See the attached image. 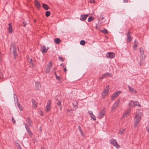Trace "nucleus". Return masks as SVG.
<instances>
[{"label": "nucleus", "instance_id": "nucleus-7", "mask_svg": "<svg viewBox=\"0 0 149 149\" xmlns=\"http://www.w3.org/2000/svg\"><path fill=\"white\" fill-rule=\"evenodd\" d=\"M131 113V109L130 108L128 109L123 114V117L125 118L129 116Z\"/></svg>", "mask_w": 149, "mask_h": 149}, {"label": "nucleus", "instance_id": "nucleus-50", "mask_svg": "<svg viewBox=\"0 0 149 149\" xmlns=\"http://www.w3.org/2000/svg\"><path fill=\"white\" fill-rule=\"evenodd\" d=\"M88 113L90 114V116L91 115V113H93L92 111H89Z\"/></svg>", "mask_w": 149, "mask_h": 149}, {"label": "nucleus", "instance_id": "nucleus-43", "mask_svg": "<svg viewBox=\"0 0 149 149\" xmlns=\"http://www.w3.org/2000/svg\"><path fill=\"white\" fill-rule=\"evenodd\" d=\"M26 22H23L22 26H24V27H25V26H26Z\"/></svg>", "mask_w": 149, "mask_h": 149}, {"label": "nucleus", "instance_id": "nucleus-21", "mask_svg": "<svg viewBox=\"0 0 149 149\" xmlns=\"http://www.w3.org/2000/svg\"><path fill=\"white\" fill-rule=\"evenodd\" d=\"M55 42L57 44H59L61 42V40L59 38H56L54 39Z\"/></svg>", "mask_w": 149, "mask_h": 149}, {"label": "nucleus", "instance_id": "nucleus-26", "mask_svg": "<svg viewBox=\"0 0 149 149\" xmlns=\"http://www.w3.org/2000/svg\"><path fill=\"white\" fill-rule=\"evenodd\" d=\"M14 101L15 102L16 101V102H17V103L18 102H18V99L17 97V96L15 94H14Z\"/></svg>", "mask_w": 149, "mask_h": 149}, {"label": "nucleus", "instance_id": "nucleus-49", "mask_svg": "<svg viewBox=\"0 0 149 149\" xmlns=\"http://www.w3.org/2000/svg\"><path fill=\"white\" fill-rule=\"evenodd\" d=\"M63 70L65 72H66L67 71V69L66 68H64Z\"/></svg>", "mask_w": 149, "mask_h": 149}, {"label": "nucleus", "instance_id": "nucleus-1", "mask_svg": "<svg viewBox=\"0 0 149 149\" xmlns=\"http://www.w3.org/2000/svg\"><path fill=\"white\" fill-rule=\"evenodd\" d=\"M142 115L141 112H136L134 118V127H136L138 125L141 119V116Z\"/></svg>", "mask_w": 149, "mask_h": 149}, {"label": "nucleus", "instance_id": "nucleus-45", "mask_svg": "<svg viewBox=\"0 0 149 149\" xmlns=\"http://www.w3.org/2000/svg\"><path fill=\"white\" fill-rule=\"evenodd\" d=\"M12 121H13V123L14 124H15V120L14 119V118L13 117H12Z\"/></svg>", "mask_w": 149, "mask_h": 149}, {"label": "nucleus", "instance_id": "nucleus-18", "mask_svg": "<svg viewBox=\"0 0 149 149\" xmlns=\"http://www.w3.org/2000/svg\"><path fill=\"white\" fill-rule=\"evenodd\" d=\"M138 42L136 41V40H135L134 42V44L133 46V48L134 50L136 49V47H137V45L138 44Z\"/></svg>", "mask_w": 149, "mask_h": 149}, {"label": "nucleus", "instance_id": "nucleus-48", "mask_svg": "<svg viewBox=\"0 0 149 149\" xmlns=\"http://www.w3.org/2000/svg\"><path fill=\"white\" fill-rule=\"evenodd\" d=\"M105 76L104 75V74H103V76L102 77H100V79H103L104 78Z\"/></svg>", "mask_w": 149, "mask_h": 149}, {"label": "nucleus", "instance_id": "nucleus-47", "mask_svg": "<svg viewBox=\"0 0 149 149\" xmlns=\"http://www.w3.org/2000/svg\"><path fill=\"white\" fill-rule=\"evenodd\" d=\"M95 2V0H90V2L91 3H94Z\"/></svg>", "mask_w": 149, "mask_h": 149}, {"label": "nucleus", "instance_id": "nucleus-56", "mask_svg": "<svg viewBox=\"0 0 149 149\" xmlns=\"http://www.w3.org/2000/svg\"><path fill=\"white\" fill-rule=\"evenodd\" d=\"M41 149H44V148L43 147H42L41 148Z\"/></svg>", "mask_w": 149, "mask_h": 149}, {"label": "nucleus", "instance_id": "nucleus-12", "mask_svg": "<svg viewBox=\"0 0 149 149\" xmlns=\"http://www.w3.org/2000/svg\"><path fill=\"white\" fill-rule=\"evenodd\" d=\"M120 93V92H116L114 93L111 97V100H114L115 98L118 96Z\"/></svg>", "mask_w": 149, "mask_h": 149}, {"label": "nucleus", "instance_id": "nucleus-5", "mask_svg": "<svg viewBox=\"0 0 149 149\" xmlns=\"http://www.w3.org/2000/svg\"><path fill=\"white\" fill-rule=\"evenodd\" d=\"M109 89V86H107L104 89L103 92H102V95L103 97H104L105 96L108 94Z\"/></svg>", "mask_w": 149, "mask_h": 149}, {"label": "nucleus", "instance_id": "nucleus-8", "mask_svg": "<svg viewBox=\"0 0 149 149\" xmlns=\"http://www.w3.org/2000/svg\"><path fill=\"white\" fill-rule=\"evenodd\" d=\"M130 32L129 31L127 33L126 35L127 37V42L130 43L132 40V37L130 34Z\"/></svg>", "mask_w": 149, "mask_h": 149}, {"label": "nucleus", "instance_id": "nucleus-6", "mask_svg": "<svg viewBox=\"0 0 149 149\" xmlns=\"http://www.w3.org/2000/svg\"><path fill=\"white\" fill-rule=\"evenodd\" d=\"M111 143L113 144L115 147L117 148H120V146L118 144L116 141L115 139H111L110 140Z\"/></svg>", "mask_w": 149, "mask_h": 149}, {"label": "nucleus", "instance_id": "nucleus-44", "mask_svg": "<svg viewBox=\"0 0 149 149\" xmlns=\"http://www.w3.org/2000/svg\"><path fill=\"white\" fill-rule=\"evenodd\" d=\"M17 149H22L20 146L19 144H18L17 145Z\"/></svg>", "mask_w": 149, "mask_h": 149}, {"label": "nucleus", "instance_id": "nucleus-61", "mask_svg": "<svg viewBox=\"0 0 149 149\" xmlns=\"http://www.w3.org/2000/svg\"><path fill=\"white\" fill-rule=\"evenodd\" d=\"M74 102H75V101ZM76 102V103H77V102Z\"/></svg>", "mask_w": 149, "mask_h": 149}, {"label": "nucleus", "instance_id": "nucleus-4", "mask_svg": "<svg viewBox=\"0 0 149 149\" xmlns=\"http://www.w3.org/2000/svg\"><path fill=\"white\" fill-rule=\"evenodd\" d=\"M139 51L140 53V60H143L145 57V56L144 54V51L142 48H139Z\"/></svg>", "mask_w": 149, "mask_h": 149}, {"label": "nucleus", "instance_id": "nucleus-55", "mask_svg": "<svg viewBox=\"0 0 149 149\" xmlns=\"http://www.w3.org/2000/svg\"><path fill=\"white\" fill-rule=\"evenodd\" d=\"M101 19H103L104 18L103 17H102L101 16Z\"/></svg>", "mask_w": 149, "mask_h": 149}, {"label": "nucleus", "instance_id": "nucleus-58", "mask_svg": "<svg viewBox=\"0 0 149 149\" xmlns=\"http://www.w3.org/2000/svg\"><path fill=\"white\" fill-rule=\"evenodd\" d=\"M63 63H62L60 65H63Z\"/></svg>", "mask_w": 149, "mask_h": 149}, {"label": "nucleus", "instance_id": "nucleus-53", "mask_svg": "<svg viewBox=\"0 0 149 149\" xmlns=\"http://www.w3.org/2000/svg\"><path fill=\"white\" fill-rule=\"evenodd\" d=\"M60 106V109L61 110V109H62V107L61 106H61Z\"/></svg>", "mask_w": 149, "mask_h": 149}, {"label": "nucleus", "instance_id": "nucleus-37", "mask_svg": "<svg viewBox=\"0 0 149 149\" xmlns=\"http://www.w3.org/2000/svg\"><path fill=\"white\" fill-rule=\"evenodd\" d=\"M78 129H79V132L81 133V134L82 135L83 134V132L82 130L81 129V127L80 126H78Z\"/></svg>", "mask_w": 149, "mask_h": 149}, {"label": "nucleus", "instance_id": "nucleus-34", "mask_svg": "<svg viewBox=\"0 0 149 149\" xmlns=\"http://www.w3.org/2000/svg\"><path fill=\"white\" fill-rule=\"evenodd\" d=\"M91 118L93 119V120H96V117L93 114V113H91Z\"/></svg>", "mask_w": 149, "mask_h": 149}, {"label": "nucleus", "instance_id": "nucleus-41", "mask_svg": "<svg viewBox=\"0 0 149 149\" xmlns=\"http://www.w3.org/2000/svg\"><path fill=\"white\" fill-rule=\"evenodd\" d=\"M58 60H61L62 62H63L64 61V60H63V58L60 56H59L58 57Z\"/></svg>", "mask_w": 149, "mask_h": 149}, {"label": "nucleus", "instance_id": "nucleus-31", "mask_svg": "<svg viewBox=\"0 0 149 149\" xmlns=\"http://www.w3.org/2000/svg\"><path fill=\"white\" fill-rule=\"evenodd\" d=\"M51 109V107H49L48 106H46V108H45V110L47 112H48L49 111V110Z\"/></svg>", "mask_w": 149, "mask_h": 149}, {"label": "nucleus", "instance_id": "nucleus-52", "mask_svg": "<svg viewBox=\"0 0 149 149\" xmlns=\"http://www.w3.org/2000/svg\"><path fill=\"white\" fill-rule=\"evenodd\" d=\"M88 16V15H85V16L86 17V18H87V17Z\"/></svg>", "mask_w": 149, "mask_h": 149}, {"label": "nucleus", "instance_id": "nucleus-35", "mask_svg": "<svg viewBox=\"0 0 149 149\" xmlns=\"http://www.w3.org/2000/svg\"><path fill=\"white\" fill-rule=\"evenodd\" d=\"M80 44L81 45H84L85 44V42L84 40H82L80 42Z\"/></svg>", "mask_w": 149, "mask_h": 149}, {"label": "nucleus", "instance_id": "nucleus-3", "mask_svg": "<svg viewBox=\"0 0 149 149\" xmlns=\"http://www.w3.org/2000/svg\"><path fill=\"white\" fill-rule=\"evenodd\" d=\"M105 114V110L104 108H103L102 110L98 114L97 116V118L101 119L103 118Z\"/></svg>", "mask_w": 149, "mask_h": 149}, {"label": "nucleus", "instance_id": "nucleus-23", "mask_svg": "<svg viewBox=\"0 0 149 149\" xmlns=\"http://www.w3.org/2000/svg\"><path fill=\"white\" fill-rule=\"evenodd\" d=\"M27 59L28 62L30 63V64L32 65H33V63L32 62V59L29 57H27Z\"/></svg>", "mask_w": 149, "mask_h": 149}, {"label": "nucleus", "instance_id": "nucleus-39", "mask_svg": "<svg viewBox=\"0 0 149 149\" xmlns=\"http://www.w3.org/2000/svg\"><path fill=\"white\" fill-rule=\"evenodd\" d=\"M111 75V74L109 72H106V73L104 74V75L105 76H110Z\"/></svg>", "mask_w": 149, "mask_h": 149}, {"label": "nucleus", "instance_id": "nucleus-42", "mask_svg": "<svg viewBox=\"0 0 149 149\" xmlns=\"http://www.w3.org/2000/svg\"><path fill=\"white\" fill-rule=\"evenodd\" d=\"M57 104L58 105H59V106L61 105V102L59 100H58L57 101Z\"/></svg>", "mask_w": 149, "mask_h": 149}, {"label": "nucleus", "instance_id": "nucleus-40", "mask_svg": "<svg viewBox=\"0 0 149 149\" xmlns=\"http://www.w3.org/2000/svg\"><path fill=\"white\" fill-rule=\"evenodd\" d=\"M50 68H49L47 67V68L46 69V73H48L50 72Z\"/></svg>", "mask_w": 149, "mask_h": 149}, {"label": "nucleus", "instance_id": "nucleus-11", "mask_svg": "<svg viewBox=\"0 0 149 149\" xmlns=\"http://www.w3.org/2000/svg\"><path fill=\"white\" fill-rule=\"evenodd\" d=\"M35 5L38 10H39L41 7V5L39 1L37 0L35 1Z\"/></svg>", "mask_w": 149, "mask_h": 149}, {"label": "nucleus", "instance_id": "nucleus-60", "mask_svg": "<svg viewBox=\"0 0 149 149\" xmlns=\"http://www.w3.org/2000/svg\"><path fill=\"white\" fill-rule=\"evenodd\" d=\"M33 142H34V143H35V141H33Z\"/></svg>", "mask_w": 149, "mask_h": 149}, {"label": "nucleus", "instance_id": "nucleus-15", "mask_svg": "<svg viewBox=\"0 0 149 149\" xmlns=\"http://www.w3.org/2000/svg\"><path fill=\"white\" fill-rule=\"evenodd\" d=\"M119 102L120 100H117L114 104L112 107V109H114L116 107L118 106Z\"/></svg>", "mask_w": 149, "mask_h": 149}, {"label": "nucleus", "instance_id": "nucleus-2", "mask_svg": "<svg viewBox=\"0 0 149 149\" xmlns=\"http://www.w3.org/2000/svg\"><path fill=\"white\" fill-rule=\"evenodd\" d=\"M10 49L11 52L13 53L15 58L17 56V49L14 43H12L10 46Z\"/></svg>", "mask_w": 149, "mask_h": 149}, {"label": "nucleus", "instance_id": "nucleus-27", "mask_svg": "<svg viewBox=\"0 0 149 149\" xmlns=\"http://www.w3.org/2000/svg\"><path fill=\"white\" fill-rule=\"evenodd\" d=\"M94 19V18L92 17V16H90L88 18V22H90L92 21Z\"/></svg>", "mask_w": 149, "mask_h": 149}, {"label": "nucleus", "instance_id": "nucleus-33", "mask_svg": "<svg viewBox=\"0 0 149 149\" xmlns=\"http://www.w3.org/2000/svg\"><path fill=\"white\" fill-rule=\"evenodd\" d=\"M47 106L49 107H51V100H48Z\"/></svg>", "mask_w": 149, "mask_h": 149}, {"label": "nucleus", "instance_id": "nucleus-13", "mask_svg": "<svg viewBox=\"0 0 149 149\" xmlns=\"http://www.w3.org/2000/svg\"><path fill=\"white\" fill-rule=\"evenodd\" d=\"M115 56V54L112 52L107 53L106 55V56L107 57H109L110 58H113Z\"/></svg>", "mask_w": 149, "mask_h": 149}, {"label": "nucleus", "instance_id": "nucleus-22", "mask_svg": "<svg viewBox=\"0 0 149 149\" xmlns=\"http://www.w3.org/2000/svg\"><path fill=\"white\" fill-rule=\"evenodd\" d=\"M26 120L28 123L29 124V126H31L32 124V122L30 118H26Z\"/></svg>", "mask_w": 149, "mask_h": 149}, {"label": "nucleus", "instance_id": "nucleus-19", "mask_svg": "<svg viewBox=\"0 0 149 149\" xmlns=\"http://www.w3.org/2000/svg\"><path fill=\"white\" fill-rule=\"evenodd\" d=\"M42 7L46 10H47L49 8V6L45 3H43L42 4Z\"/></svg>", "mask_w": 149, "mask_h": 149}, {"label": "nucleus", "instance_id": "nucleus-16", "mask_svg": "<svg viewBox=\"0 0 149 149\" xmlns=\"http://www.w3.org/2000/svg\"><path fill=\"white\" fill-rule=\"evenodd\" d=\"M9 27L8 29V30L9 33H11L12 31V24L10 23L8 24Z\"/></svg>", "mask_w": 149, "mask_h": 149}, {"label": "nucleus", "instance_id": "nucleus-24", "mask_svg": "<svg viewBox=\"0 0 149 149\" xmlns=\"http://www.w3.org/2000/svg\"><path fill=\"white\" fill-rule=\"evenodd\" d=\"M41 87L40 84L39 82H36V87L37 90H39Z\"/></svg>", "mask_w": 149, "mask_h": 149}, {"label": "nucleus", "instance_id": "nucleus-54", "mask_svg": "<svg viewBox=\"0 0 149 149\" xmlns=\"http://www.w3.org/2000/svg\"><path fill=\"white\" fill-rule=\"evenodd\" d=\"M40 114L42 116H43V115L42 112V113H40Z\"/></svg>", "mask_w": 149, "mask_h": 149}, {"label": "nucleus", "instance_id": "nucleus-28", "mask_svg": "<svg viewBox=\"0 0 149 149\" xmlns=\"http://www.w3.org/2000/svg\"><path fill=\"white\" fill-rule=\"evenodd\" d=\"M17 106L18 107L19 109L22 111V106H20V104L19 102L17 103Z\"/></svg>", "mask_w": 149, "mask_h": 149}, {"label": "nucleus", "instance_id": "nucleus-51", "mask_svg": "<svg viewBox=\"0 0 149 149\" xmlns=\"http://www.w3.org/2000/svg\"><path fill=\"white\" fill-rule=\"evenodd\" d=\"M123 1H124V2H127L128 1V0H123Z\"/></svg>", "mask_w": 149, "mask_h": 149}, {"label": "nucleus", "instance_id": "nucleus-20", "mask_svg": "<svg viewBox=\"0 0 149 149\" xmlns=\"http://www.w3.org/2000/svg\"><path fill=\"white\" fill-rule=\"evenodd\" d=\"M128 88L130 92L134 93H136V91L134 89V88H132V87L130 86H128Z\"/></svg>", "mask_w": 149, "mask_h": 149}, {"label": "nucleus", "instance_id": "nucleus-9", "mask_svg": "<svg viewBox=\"0 0 149 149\" xmlns=\"http://www.w3.org/2000/svg\"><path fill=\"white\" fill-rule=\"evenodd\" d=\"M136 106H138L140 107H141V106L138 102L137 101L134 102L133 101L131 102L130 105V107H132V106L134 107Z\"/></svg>", "mask_w": 149, "mask_h": 149}, {"label": "nucleus", "instance_id": "nucleus-32", "mask_svg": "<svg viewBox=\"0 0 149 149\" xmlns=\"http://www.w3.org/2000/svg\"><path fill=\"white\" fill-rule=\"evenodd\" d=\"M50 13L49 11H47L46 12L45 15L46 17H48L50 16Z\"/></svg>", "mask_w": 149, "mask_h": 149}, {"label": "nucleus", "instance_id": "nucleus-38", "mask_svg": "<svg viewBox=\"0 0 149 149\" xmlns=\"http://www.w3.org/2000/svg\"><path fill=\"white\" fill-rule=\"evenodd\" d=\"M54 74L56 75V79H57L59 80H60V77L57 75L56 74V72H55L54 73Z\"/></svg>", "mask_w": 149, "mask_h": 149}, {"label": "nucleus", "instance_id": "nucleus-59", "mask_svg": "<svg viewBox=\"0 0 149 149\" xmlns=\"http://www.w3.org/2000/svg\"><path fill=\"white\" fill-rule=\"evenodd\" d=\"M62 66H63V67H64V65H62Z\"/></svg>", "mask_w": 149, "mask_h": 149}, {"label": "nucleus", "instance_id": "nucleus-17", "mask_svg": "<svg viewBox=\"0 0 149 149\" xmlns=\"http://www.w3.org/2000/svg\"><path fill=\"white\" fill-rule=\"evenodd\" d=\"M32 102L33 104V107L34 109H36L37 105L36 102L35 100H32Z\"/></svg>", "mask_w": 149, "mask_h": 149}, {"label": "nucleus", "instance_id": "nucleus-10", "mask_svg": "<svg viewBox=\"0 0 149 149\" xmlns=\"http://www.w3.org/2000/svg\"><path fill=\"white\" fill-rule=\"evenodd\" d=\"M24 124L25 125V127L26 128L29 135H30V136L31 135H32V133L31 131L29 128L28 127V126L27 124V123H24Z\"/></svg>", "mask_w": 149, "mask_h": 149}, {"label": "nucleus", "instance_id": "nucleus-25", "mask_svg": "<svg viewBox=\"0 0 149 149\" xmlns=\"http://www.w3.org/2000/svg\"><path fill=\"white\" fill-rule=\"evenodd\" d=\"M86 19V17L85 16V15H81L80 18V20L82 21H84Z\"/></svg>", "mask_w": 149, "mask_h": 149}, {"label": "nucleus", "instance_id": "nucleus-30", "mask_svg": "<svg viewBox=\"0 0 149 149\" xmlns=\"http://www.w3.org/2000/svg\"><path fill=\"white\" fill-rule=\"evenodd\" d=\"M101 32L105 34H107L108 33V31L106 29H104L101 31Z\"/></svg>", "mask_w": 149, "mask_h": 149}, {"label": "nucleus", "instance_id": "nucleus-29", "mask_svg": "<svg viewBox=\"0 0 149 149\" xmlns=\"http://www.w3.org/2000/svg\"><path fill=\"white\" fill-rule=\"evenodd\" d=\"M125 131V129H123L122 130H119L118 133L122 135V134Z\"/></svg>", "mask_w": 149, "mask_h": 149}, {"label": "nucleus", "instance_id": "nucleus-57", "mask_svg": "<svg viewBox=\"0 0 149 149\" xmlns=\"http://www.w3.org/2000/svg\"><path fill=\"white\" fill-rule=\"evenodd\" d=\"M36 19H35V20H34V22H36Z\"/></svg>", "mask_w": 149, "mask_h": 149}, {"label": "nucleus", "instance_id": "nucleus-46", "mask_svg": "<svg viewBox=\"0 0 149 149\" xmlns=\"http://www.w3.org/2000/svg\"><path fill=\"white\" fill-rule=\"evenodd\" d=\"M146 130H147V131L149 132V125H148L146 127Z\"/></svg>", "mask_w": 149, "mask_h": 149}, {"label": "nucleus", "instance_id": "nucleus-36", "mask_svg": "<svg viewBox=\"0 0 149 149\" xmlns=\"http://www.w3.org/2000/svg\"><path fill=\"white\" fill-rule=\"evenodd\" d=\"M52 63L51 61H50L49 62V63L47 67L51 68L52 66Z\"/></svg>", "mask_w": 149, "mask_h": 149}, {"label": "nucleus", "instance_id": "nucleus-14", "mask_svg": "<svg viewBox=\"0 0 149 149\" xmlns=\"http://www.w3.org/2000/svg\"><path fill=\"white\" fill-rule=\"evenodd\" d=\"M48 49V47L46 48L45 46V45H43L41 47V51L42 52V53H46Z\"/></svg>", "mask_w": 149, "mask_h": 149}]
</instances>
